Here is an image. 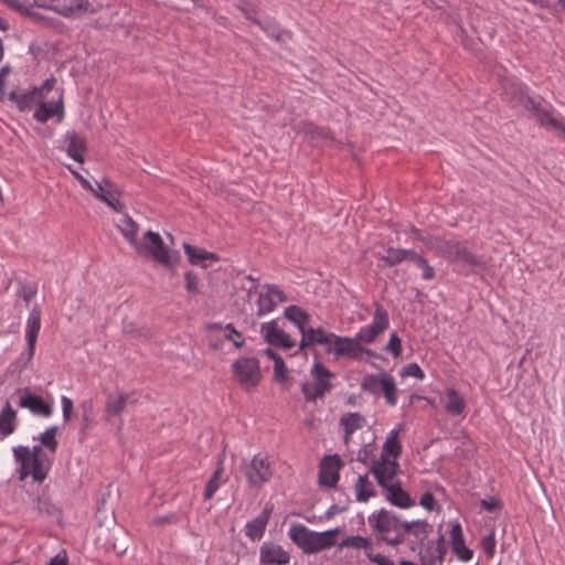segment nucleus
Segmentation results:
<instances>
[{
    "instance_id": "obj_1",
    "label": "nucleus",
    "mask_w": 565,
    "mask_h": 565,
    "mask_svg": "<svg viewBox=\"0 0 565 565\" xmlns=\"http://www.w3.org/2000/svg\"><path fill=\"white\" fill-rule=\"evenodd\" d=\"M119 228L138 254L151 256L156 262L167 267H173L179 263L180 254L177 250L169 249L158 233L147 231L142 243L137 242L139 226L130 216H124Z\"/></svg>"
},
{
    "instance_id": "obj_2",
    "label": "nucleus",
    "mask_w": 565,
    "mask_h": 565,
    "mask_svg": "<svg viewBox=\"0 0 565 565\" xmlns=\"http://www.w3.org/2000/svg\"><path fill=\"white\" fill-rule=\"evenodd\" d=\"M55 78L46 79L39 88L21 94L18 108L20 111H29L33 106H38L34 111V118L40 122H46L54 116L63 117L62 92H56V97L47 99L52 92Z\"/></svg>"
},
{
    "instance_id": "obj_3",
    "label": "nucleus",
    "mask_w": 565,
    "mask_h": 565,
    "mask_svg": "<svg viewBox=\"0 0 565 565\" xmlns=\"http://www.w3.org/2000/svg\"><path fill=\"white\" fill-rule=\"evenodd\" d=\"M338 527L324 532L310 531L302 524H294L289 530L290 540L306 554H313L330 548L335 544Z\"/></svg>"
},
{
    "instance_id": "obj_4",
    "label": "nucleus",
    "mask_w": 565,
    "mask_h": 565,
    "mask_svg": "<svg viewBox=\"0 0 565 565\" xmlns=\"http://www.w3.org/2000/svg\"><path fill=\"white\" fill-rule=\"evenodd\" d=\"M428 248L449 262H462L470 268H486V260L472 254L463 242L446 241L443 237H430Z\"/></svg>"
},
{
    "instance_id": "obj_5",
    "label": "nucleus",
    "mask_w": 565,
    "mask_h": 565,
    "mask_svg": "<svg viewBox=\"0 0 565 565\" xmlns=\"http://www.w3.org/2000/svg\"><path fill=\"white\" fill-rule=\"evenodd\" d=\"M14 458L20 463V480L32 476L36 482H42L47 475V465H44L42 446H34L32 449L25 446H18L13 449Z\"/></svg>"
},
{
    "instance_id": "obj_6",
    "label": "nucleus",
    "mask_w": 565,
    "mask_h": 565,
    "mask_svg": "<svg viewBox=\"0 0 565 565\" xmlns=\"http://www.w3.org/2000/svg\"><path fill=\"white\" fill-rule=\"evenodd\" d=\"M367 522L376 534L377 542H384L390 546H398L403 543L402 534H397L399 518L391 511L381 509L372 513Z\"/></svg>"
},
{
    "instance_id": "obj_7",
    "label": "nucleus",
    "mask_w": 565,
    "mask_h": 565,
    "mask_svg": "<svg viewBox=\"0 0 565 565\" xmlns=\"http://www.w3.org/2000/svg\"><path fill=\"white\" fill-rule=\"evenodd\" d=\"M311 375L315 380L313 384L305 382L301 385V392L303 393L307 402L323 398L324 395L332 390L330 380L335 376L319 361L313 363Z\"/></svg>"
},
{
    "instance_id": "obj_8",
    "label": "nucleus",
    "mask_w": 565,
    "mask_h": 565,
    "mask_svg": "<svg viewBox=\"0 0 565 565\" xmlns=\"http://www.w3.org/2000/svg\"><path fill=\"white\" fill-rule=\"evenodd\" d=\"M232 370L238 383L245 390L256 387L262 379L259 361L256 358H239L233 363Z\"/></svg>"
},
{
    "instance_id": "obj_9",
    "label": "nucleus",
    "mask_w": 565,
    "mask_h": 565,
    "mask_svg": "<svg viewBox=\"0 0 565 565\" xmlns=\"http://www.w3.org/2000/svg\"><path fill=\"white\" fill-rule=\"evenodd\" d=\"M331 352L335 359L349 358L352 360L362 361L364 355L376 356V353L372 350L364 348L358 338L340 337L334 334Z\"/></svg>"
},
{
    "instance_id": "obj_10",
    "label": "nucleus",
    "mask_w": 565,
    "mask_h": 565,
    "mask_svg": "<svg viewBox=\"0 0 565 565\" xmlns=\"http://www.w3.org/2000/svg\"><path fill=\"white\" fill-rule=\"evenodd\" d=\"M243 471L248 484L254 488H260L273 476L268 457L260 454L255 455L249 463L243 467Z\"/></svg>"
},
{
    "instance_id": "obj_11",
    "label": "nucleus",
    "mask_w": 565,
    "mask_h": 565,
    "mask_svg": "<svg viewBox=\"0 0 565 565\" xmlns=\"http://www.w3.org/2000/svg\"><path fill=\"white\" fill-rule=\"evenodd\" d=\"M388 326L390 318L387 311L381 305L375 303L372 322L361 328L355 337L362 345L371 344L375 342L379 335L382 334Z\"/></svg>"
},
{
    "instance_id": "obj_12",
    "label": "nucleus",
    "mask_w": 565,
    "mask_h": 565,
    "mask_svg": "<svg viewBox=\"0 0 565 565\" xmlns=\"http://www.w3.org/2000/svg\"><path fill=\"white\" fill-rule=\"evenodd\" d=\"M398 469V462L388 458L375 459L370 467V471L376 479L377 484L383 489H387L394 483L399 482V480L396 479Z\"/></svg>"
},
{
    "instance_id": "obj_13",
    "label": "nucleus",
    "mask_w": 565,
    "mask_h": 565,
    "mask_svg": "<svg viewBox=\"0 0 565 565\" xmlns=\"http://www.w3.org/2000/svg\"><path fill=\"white\" fill-rule=\"evenodd\" d=\"M524 108L532 113L537 124L562 132L565 138V121H559L553 117V107L551 105L543 106L541 102H536L531 97L526 99Z\"/></svg>"
},
{
    "instance_id": "obj_14",
    "label": "nucleus",
    "mask_w": 565,
    "mask_h": 565,
    "mask_svg": "<svg viewBox=\"0 0 565 565\" xmlns=\"http://www.w3.org/2000/svg\"><path fill=\"white\" fill-rule=\"evenodd\" d=\"M56 12L65 18H81L97 13L103 6L89 0H57Z\"/></svg>"
},
{
    "instance_id": "obj_15",
    "label": "nucleus",
    "mask_w": 565,
    "mask_h": 565,
    "mask_svg": "<svg viewBox=\"0 0 565 565\" xmlns=\"http://www.w3.org/2000/svg\"><path fill=\"white\" fill-rule=\"evenodd\" d=\"M264 292H260L257 299V316L262 317L273 312L279 302L288 300L286 294L276 285H264Z\"/></svg>"
},
{
    "instance_id": "obj_16",
    "label": "nucleus",
    "mask_w": 565,
    "mask_h": 565,
    "mask_svg": "<svg viewBox=\"0 0 565 565\" xmlns=\"http://www.w3.org/2000/svg\"><path fill=\"white\" fill-rule=\"evenodd\" d=\"M260 333L265 342L276 348L290 350L296 345V342L290 338V335L278 328L276 320L263 323L260 326Z\"/></svg>"
},
{
    "instance_id": "obj_17",
    "label": "nucleus",
    "mask_w": 565,
    "mask_h": 565,
    "mask_svg": "<svg viewBox=\"0 0 565 565\" xmlns=\"http://www.w3.org/2000/svg\"><path fill=\"white\" fill-rule=\"evenodd\" d=\"M19 406L28 408L33 415L40 417H50L53 414V406L46 402L42 396L31 393L29 390H24L20 396Z\"/></svg>"
},
{
    "instance_id": "obj_18",
    "label": "nucleus",
    "mask_w": 565,
    "mask_h": 565,
    "mask_svg": "<svg viewBox=\"0 0 565 565\" xmlns=\"http://www.w3.org/2000/svg\"><path fill=\"white\" fill-rule=\"evenodd\" d=\"M342 465L338 455L324 457L320 463L319 482L329 488L335 487Z\"/></svg>"
},
{
    "instance_id": "obj_19",
    "label": "nucleus",
    "mask_w": 565,
    "mask_h": 565,
    "mask_svg": "<svg viewBox=\"0 0 565 565\" xmlns=\"http://www.w3.org/2000/svg\"><path fill=\"white\" fill-rule=\"evenodd\" d=\"M301 335L300 349L321 344L326 347L327 352H331L334 333H327L322 328H306Z\"/></svg>"
},
{
    "instance_id": "obj_20",
    "label": "nucleus",
    "mask_w": 565,
    "mask_h": 565,
    "mask_svg": "<svg viewBox=\"0 0 565 565\" xmlns=\"http://www.w3.org/2000/svg\"><path fill=\"white\" fill-rule=\"evenodd\" d=\"M41 309L35 306L30 311L26 329H25V338L28 344V360H31L34 355L35 344L38 340V335L41 329Z\"/></svg>"
},
{
    "instance_id": "obj_21",
    "label": "nucleus",
    "mask_w": 565,
    "mask_h": 565,
    "mask_svg": "<svg viewBox=\"0 0 565 565\" xmlns=\"http://www.w3.org/2000/svg\"><path fill=\"white\" fill-rule=\"evenodd\" d=\"M289 561V554L278 545L265 543L260 547V562L265 565H286Z\"/></svg>"
},
{
    "instance_id": "obj_22",
    "label": "nucleus",
    "mask_w": 565,
    "mask_h": 565,
    "mask_svg": "<svg viewBox=\"0 0 565 565\" xmlns=\"http://www.w3.org/2000/svg\"><path fill=\"white\" fill-rule=\"evenodd\" d=\"M273 512V505L266 504L263 512L246 524V535L253 540H260Z\"/></svg>"
},
{
    "instance_id": "obj_23",
    "label": "nucleus",
    "mask_w": 565,
    "mask_h": 565,
    "mask_svg": "<svg viewBox=\"0 0 565 565\" xmlns=\"http://www.w3.org/2000/svg\"><path fill=\"white\" fill-rule=\"evenodd\" d=\"M441 403L447 414L451 416H461L466 409V401L455 388H448L441 398Z\"/></svg>"
},
{
    "instance_id": "obj_24",
    "label": "nucleus",
    "mask_w": 565,
    "mask_h": 565,
    "mask_svg": "<svg viewBox=\"0 0 565 565\" xmlns=\"http://www.w3.org/2000/svg\"><path fill=\"white\" fill-rule=\"evenodd\" d=\"M501 87L503 89L504 96L508 99L513 100L522 106H525L526 99L531 98L525 94L523 85L514 79L503 78L501 81Z\"/></svg>"
},
{
    "instance_id": "obj_25",
    "label": "nucleus",
    "mask_w": 565,
    "mask_h": 565,
    "mask_svg": "<svg viewBox=\"0 0 565 565\" xmlns=\"http://www.w3.org/2000/svg\"><path fill=\"white\" fill-rule=\"evenodd\" d=\"M385 490L387 491L386 500L397 508L407 509L415 504L411 495L402 489L401 482L394 483Z\"/></svg>"
},
{
    "instance_id": "obj_26",
    "label": "nucleus",
    "mask_w": 565,
    "mask_h": 565,
    "mask_svg": "<svg viewBox=\"0 0 565 565\" xmlns=\"http://www.w3.org/2000/svg\"><path fill=\"white\" fill-rule=\"evenodd\" d=\"M128 398H129L128 394H122L119 392L108 394L106 403H105V413L108 416L120 415L126 407Z\"/></svg>"
},
{
    "instance_id": "obj_27",
    "label": "nucleus",
    "mask_w": 565,
    "mask_h": 565,
    "mask_svg": "<svg viewBox=\"0 0 565 565\" xmlns=\"http://www.w3.org/2000/svg\"><path fill=\"white\" fill-rule=\"evenodd\" d=\"M399 431H401V428L391 430V433L386 437V440L383 445V449H382V454H381L380 458H388L390 459V457H393L392 460H396L397 457H399V455L402 452V446L398 441Z\"/></svg>"
},
{
    "instance_id": "obj_28",
    "label": "nucleus",
    "mask_w": 565,
    "mask_h": 565,
    "mask_svg": "<svg viewBox=\"0 0 565 565\" xmlns=\"http://www.w3.org/2000/svg\"><path fill=\"white\" fill-rule=\"evenodd\" d=\"M17 413L12 408L10 402H7L0 413V434L9 436L15 428Z\"/></svg>"
},
{
    "instance_id": "obj_29",
    "label": "nucleus",
    "mask_w": 565,
    "mask_h": 565,
    "mask_svg": "<svg viewBox=\"0 0 565 565\" xmlns=\"http://www.w3.org/2000/svg\"><path fill=\"white\" fill-rule=\"evenodd\" d=\"M68 146H67V153L70 157H72L75 161L83 163L84 162V156L83 153L86 151V140L76 135V134H68Z\"/></svg>"
},
{
    "instance_id": "obj_30",
    "label": "nucleus",
    "mask_w": 565,
    "mask_h": 565,
    "mask_svg": "<svg viewBox=\"0 0 565 565\" xmlns=\"http://www.w3.org/2000/svg\"><path fill=\"white\" fill-rule=\"evenodd\" d=\"M413 253L414 250L412 249L388 247L386 249V254L381 255L380 259L383 260L385 265L392 267L401 264L404 260L411 262Z\"/></svg>"
},
{
    "instance_id": "obj_31",
    "label": "nucleus",
    "mask_w": 565,
    "mask_h": 565,
    "mask_svg": "<svg viewBox=\"0 0 565 565\" xmlns=\"http://www.w3.org/2000/svg\"><path fill=\"white\" fill-rule=\"evenodd\" d=\"M365 424V417L361 413H344L340 417V426L343 428V431L348 434H353L355 430L362 428Z\"/></svg>"
},
{
    "instance_id": "obj_32",
    "label": "nucleus",
    "mask_w": 565,
    "mask_h": 565,
    "mask_svg": "<svg viewBox=\"0 0 565 565\" xmlns=\"http://www.w3.org/2000/svg\"><path fill=\"white\" fill-rule=\"evenodd\" d=\"M354 490L356 494V500L359 502H366L370 498L375 497L376 492L373 483L369 480L367 475L359 476Z\"/></svg>"
},
{
    "instance_id": "obj_33",
    "label": "nucleus",
    "mask_w": 565,
    "mask_h": 565,
    "mask_svg": "<svg viewBox=\"0 0 565 565\" xmlns=\"http://www.w3.org/2000/svg\"><path fill=\"white\" fill-rule=\"evenodd\" d=\"M183 249L189 257V262L192 265H199L202 260L206 259L213 262H217L220 259V257L216 254L196 248L188 243L183 244Z\"/></svg>"
},
{
    "instance_id": "obj_34",
    "label": "nucleus",
    "mask_w": 565,
    "mask_h": 565,
    "mask_svg": "<svg viewBox=\"0 0 565 565\" xmlns=\"http://www.w3.org/2000/svg\"><path fill=\"white\" fill-rule=\"evenodd\" d=\"M284 316L286 319L294 322L300 332L307 328L306 326L310 319V316L305 310L295 305L287 307L285 309Z\"/></svg>"
},
{
    "instance_id": "obj_35",
    "label": "nucleus",
    "mask_w": 565,
    "mask_h": 565,
    "mask_svg": "<svg viewBox=\"0 0 565 565\" xmlns=\"http://www.w3.org/2000/svg\"><path fill=\"white\" fill-rule=\"evenodd\" d=\"M387 373L377 375H367L363 379L361 387L371 394H379L382 391V383L385 381Z\"/></svg>"
},
{
    "instance_id": "obj_36",
    "label": "nucleus",
    "mask_w": 565,
    "mask_h": 565,
    "mask_svg": "<svg viewBox=\"0 0 565 565\" xmlns=\"http://www.w3.org/2000/svg\"><path fill=\"white\" fill-rule=\"evenodd\" d=\"M370 546H371V540L367 537H363L361 535L348 536L344 540H342L339 544L340 548H343V547H352V548H356V550L363 548V550H365V553L370 552L369 551Z\"/></svg>"
},
{
    "instance_id": "obj_37",
    "label": "nucleus",
    "mask_w": 565,
    "mask_h": 565,
    "mask_svg": "<svg viewBox=\"0 0 565 565\" xmlns=\"http://www.w3.org/2000/svg\"><path fill=\"white\" fill-rule=\"evenodd\" d=\"M57 426H51L49 427L44 433H42L39 437V440L41 441V445L49 449L51 452H55L57 448V440H56V434H57Z\"/></svg>"
},
{
    "instance_id": "obj_38",
    "label": "nucleus",
    "mask_w": 565,
    "mask_h": 565,
    "mask_svg": "<svg viewBox=\"0 0 565 565\" xmlns=\"http://www.w3.org/2000/svg\"><path fill=\"white\" fill-rule=\"evenodd\" d=\"M111 537L115 541L107 543L106 548L113 550L117 555L122 554L127 550V535L121 530L116 529L113 531Z\"/></svg>"
},
{
    "instance_id": "obj_39",
    "label": "nucleus",
    "mask_w": 565,
    "mask_h": 565,
    "mask_svg": "<svg viewBox=\"0 0 565 565\" xmlns=\"http://www.w3.org/2000/svg\"><path fill=\"white\" fill-rule=\"evenodd\" d=\"M381 392L384 394L385 399L388 405H391V406L396 405L397 388H396L395 381H394L393 376H391L390 374L386 375L385 381L382 383Z\"/></svg>"
},
{
    "instance_id": "obj_40",
    "label": "nucleus",
    "mask_w": 565,
    "mask_h": 565,
    "mask_svg": "<svg viewBox=\"0 0 565 565\" xmlns=\"http://www.w3.org/2000/svg\"><path fill=\"white\" fill-rule=\"evenodd\" d=\"M411 262H413L418 268L423 270V279L431 280L435 277L434 268L428 264V262L423 256H420L416 252L413 253Z\"/></svg>"
},
{
    "instance_id": "obj_41",
    "label": "nucleus",
    "mask_w": 565,
    "mask_h": 565,
    "mask_svg": "<svg viewBox=\"0 0 565 565\" xmlns=\"http://www.w3.org/2000/svg\"><path fill=\"white\" fill-rule=\"evenodd\" d=\"M35 510L40 515L56 518L60 514L58 509L46 498H38Z\"/></svg>"
},
{
    "instance_id": "obj_42",
    "label": "nucleus",
    "mask_w": 565,
    "mask_h": 565,
    "mask_svg": "<svg viewBox=\"0 0 565 565\" xmlns=\"http://www.w3.org/2000/svg\"><path fill=\"white\" fill-rule=\"evenodd\" d=\"M120 192L117 186L111 183V191L106 192L104 201L109 207H111L116 212H121L124 210V204L119 200Z\"/></svg>"
},
{
    "instance_id": "obj_43",
    "label": "nucleus",
    "mask_w": 565,
    "mask_h": 565,
    "mask_svg": "<svg viewBox=\"0 0 565 565\" xmlns=\"http://www.w3.org/2000/svg\"><path fill=\"white\" fill-rule=\"evenodd\" d=\"M431 525L424 520H416L409 535H413L420 544L428 537Z\"/></svg>"
},
{
    "instance_id": "obj_44",
    "label": "nucleus",
    "mask_w": 565,
    "mask_h": 565,
    "mask_svg": "<svg viewBox=\"0 0 565 565\" xmlns=\"http://www.w3.org/2000/svg\"><path fill=\"white\" fill-rule=\"evenodd\" d=\"M185 289L192 295L199 294V276L192 270L184 274Z\"/></svg>"
},
{
    "instance_id": "obj_45",
    "label": "nucleus",
    "mask_w": 565,
    "mask_h": 565,
    "mask_svg": "<svg viewBox=\"0 0 565 565\" xmlns=\"http://www.w3.org/2000/svg\"><path fill=\"white\" fill-rule=\"evenodd\" d=\"M111 181L104 178L100 182L96 183V188L93 185V190H88L92 192L96 198L104 201L105 194L108 191H111Z\"/></svg>"
},
{
    "instance_id": "obj_46",
    "label": "nucleus",
    "mask_w": 565,
    "mask_h": 565,
    "mask_svg": "<svg viewBox=\"0 0 565 565\" xmlns=\"http://www.w3.org/2000/svg\"><path fill=\"white\" fill-rule=\"evenodd\" d=\"M452 551L461 561L467 562L472 557V551L465 545L463 539L460 540V543L452 544Z\"/></svg>"
},
{
    "instance_id": "obj_47",
    "label": "nucleus",
    "mask_w": 565,
    "mask_h": 565,
    "mask_svg": "<svg viewBox=\"0 0 565 565\" xmlns=\"http://www.w3.org/2000/svg\"><path fill=\"white\" fill-rule=\"evenodd\" d=\"M384 350L387 352H391L394 355V358H398L401 355L402 342H401V339L398 338L397 333L394 332L391 334L390 341L386 344Z\"/></svg>"
},
{
    "instance_id": "obj_48",
    "label": "nucleus",
    "mask_w": 565,
    "mask_h": 565,
    "mask_svg": "<svg viewBox=\"0 0 565 565\" xmlns=\"http://www.w3.org/2000/svg\"><path fill=\"white\" fill-rule=\"evenodd\" d=\"M306 135L310 136L312 139L321 138L327 141H333L332 137L330 136L329 131L324 128L316 127L309 125Z\"/></svg>"
},
{
    "instance_id": "obj_49",
    "label": "nucleus",
    "mask_w": 565,
    "mask_h": 565,
    "mask_svg": "<svg viewBox=\"0 0 565 565\" xmlns=\"http://www.w3.org/2000/svg\"><path fill=\"white\" fill-rule=\"evenodd\" d=\"M287 366L284 359L281 358L274 364V381L280 383L285 382L287 380Z\"/></svg>"
},
{
    "instance_id": "obj_50",
    "label": "nucleus",
    "mask_w": 565,
    "mask_h": 565,
    "mask_svg": "<svg viewBox=\"0 0 565 565\" xmlns=\"http://www.w3.org/2000/svg\"><path fill=\"white\" fill-rule=\"evenodd\" d=\"M402 376H414L418 380H423L425 377L423 370L419 367L417 363H409L406 365L402 373Z\"/></svg>"
},
{
    "instance_id": "obj_51",
    "label": "nucleus",
    "mask_w": 565,
    "mask_h": 565,
    "mask_svg": "<svg viewBox=\"0 0 565 565\" xmlns=\"http://www.w3.org/2000/svg\"><path fill=\"white\" fill-rule=\"evenodd\" d=\"M482 550L487 554V556L491 557L494 553L495 540L493 534H489L482 539L481 542Z\"/></svg>"
},
{
    "instance_id": "obj_52",
    "label": "nucleus",
    "mask_w": 565,
    "mask_h": 565,
    "mask_svg": "<svg viewBox=\"0 0 565 565\" xmlns=\"http://www.w3.org/2000/svg\"><path fill=\"white\" fill-rule=\"evenodd\" d=\"M373 447H374V445L372 443L364 445L359 450L358 456H356V460L362 462V463H366L369 461V459L371 458L372 454H373Z\"/></svg>"
},
{
    "instance_id": "obj_53",
    "label": "nucleus",
    "mask_w": 565,
    "mask_h": 565,
    "mask_svg": "<svg viewBox=\"0 0 565 565\" xmlns=\"http://www.w3.org/2000/svg\"><path fill=\"white\" fill-rule=\"evenodd\" d=\"M366 557L370 562L375 563L376 565H395L393 561L382 554H373L372 552H366Z\"/></svg>"
},
{
    "instance_id": "obj_54",
    "label": "nucleus",
    "mask_w": 565,
    "mask_h": 565,
    "mask_svg": "<svg viewBox=\"0 0 565 565\" xmlns=\"http://www.w3.org/2000/svg\"><path fill=\"white\" fill-rule=\"evenodd\" d=\"M415 522H416V520H413V521H402L399 519L398 533L397 534H402L403 543L406 540V535L411 534L412 529L414 527Z\"/></svg>"
},
{
    "instance_id": "obj_55",
    "label": "nucleus",
    "mask_w": 565,
    "mask_h": 565,
    "mask_svg": "<svg viewBox=\"0 0 565 565\" xmlns=\"http://www.w3.org/2000/svg\"><path fill=\"white\" fill-rule=\"evenodd\" d=\"M62 408H63V418L65 422H68L71 419V414L73 411V402L71 398L66 396H62Z\"/></svg>"
},
{
    "instance_id": "obj_56",
    "label": "nucleus",
    "mask_w": 565,
    "mask_h": 565,
    "mask_svg": "<svg viewBox=\"0 0 565 565\" xmlns=\"http://www.w3.org/2000/svg\"><path fill=\"white\" fill-rule=\"evenodd\" d=\"M462 539H463V534H462L461 525L456 522L451 525V530H450L451 545L454 543H460V540H462Z\"/></svg>"
},
{
    "instance_id": "obj_57",
    "label": "nucleus",
    "mask_w": 565,
    "mask_h": 565,
    "mask_svg": "<svg viewBox=\"0 0 565 565\" xmlns=\"http://www.w3.org/2000/svg\"><path fill=\"white\" fill-rule=\"evenodd\" d=\"M420 505L428 511H433L435 507V498L430 492H426L420 498Z\"/></svg>"
},
{
    "instance_id": "obj_58",
    "label": "nucleus",
    "mask_w": 565,
    "mask_h": 565,
    "mask_svg": "<svg viewBox=\"0 0 565 565\" xmlns=\"http://www.w3.org/2000/svg\"><path fill=\"white\" fill-rule=\"evenodd\" d=\"M11 68L9 65H4L0 68V100L4 98V81L6 77L10 74Z\"/></svg>"
},
{
    "instance_id": "obj_59",
    "label": "nucleus",
    "mask_w": 565,
    "mask_h": 565,
    "mask_svg": "<svg viewBox=\"0 0 565 565\" xmlns=\"http://www.w3.org/2000/svg\"><path fill=\"white\" fill-rule=\"evenodd\" d=\"M218 487H220L218 481L210 479L205 486L204 499H206V500L211 499L213 497V494L215 493V491L218 489Z\"/></svg>"
},
{
    "instance_id": "obj_60",
    "label": "nucleus",
    "mask_w": 565,
    "mask_h": 565,
    "mask_svg": "<svg viewBox=\"0 0 565 565\" xmlns=\"http://www.w3.org/2000/svg\"><path fill=\"white\" fill-rule=\"evenodd\" d=\"M262 29L269 35L274 36L277 41H281L282 38L286 35L285 31L273 29L270 28V25H263Z\"/></svg>"
},
{
    "instance_id": "obj_61",
    "label": "nucleus",
    "mask_w": 565,
    "mask_h": 565,
    "mask_svg": "<svg viewBox=\"0 0 565 565\" xmlns=\"http://www.w3.org/2000/svg\"><path fill=\"white\" fill-rule=\"evenodd\" d=\"M57 0H34V3L40 8L50 9L56 12Z\"/></svg>"
},
{
    "instance_id": "obj_62",
    "label": "nucleus",
    "mask_w": 565,
    "mask_h": 565,
    "mask_svg": "<svg viewBox=\"0 0 565 565\" xmlns=\"http://www.w3.org/2000/svg\"><path fill=\"white\" fill-rule=\"evenodd\" d=\"M409 232L414 234L415 239L423 242L428 247V242L431 236H424L422 231L415 226H411Z\"/></svg>"
},
{
    "instance_id": "obj_63",
    "label": "nucleus",
    "mask_w": 565,
    "mask_h": 565,
    "mask_svg": "<svg viewBox=\"0 0 565 565\" xmlns=\"http://www.w3.org/2000/svg\"><path fill=\"white\" fill-rule=\"evenodd\" d=\"M71 172L74 174V177L79 181L81 185L85 189V190H93V184L86 179L84 178L81 173H78L77 171L73 170V169H70Z\"/></svg>"
},
{
    "instance_id": "obj_64",
    "label": "nucleus",
    "mask_w": 565,
    "mask_h": 565,
    "mask_svg": "<svg viewBox=\"0 0 565 565\" xmlns=\"http://www.w3.org/2000/svg\"><path fill=\"white\" fill-rule=\"evenodd\" d=\"M50 565H67V557L65 553H58L50 561Z\"/></svg>"
}]
</instances>
